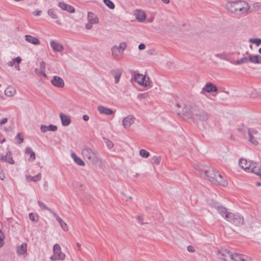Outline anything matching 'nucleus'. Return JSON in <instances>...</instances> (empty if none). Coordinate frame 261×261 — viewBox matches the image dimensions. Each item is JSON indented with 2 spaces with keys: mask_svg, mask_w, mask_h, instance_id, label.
Wrapping results in <instances>:
<instances>
[{
  "mask_svg": "<svg viewBox=\"0 0 261 261\" xmlns=\"http://www.w3.org/2000/svg\"><path fill=\"white\" fill-rule=\"evenodd\" d=\"M45 70H40V73H41V74L43 76H44V77H46V76H47V75H46V73H45Z\"/></svg>",
  "mask_w": 261,
  "mask_h": 261,
  "instance_id": "obj_62",
  "label": "nucleus"
},
{
  "mask_svg": "<svg viewBox=\"0 0 261 261\" xmlns=\"http://www.w3.org/2000/svg\"><path fill=\"white\" fill-rule=\"evenodd\" d=\"M140 155L143 158H147L149 156V152L146 150L141 149L140 150Z\"/></svg>",
  "mask_w": 261,
  "mask_h": 261,
  "instance_id": "obj_42",
  "label": "nucleus"
},
{
  "mask_svg": "<svg viewBox=\"0 0 261 261\" xmlns=\"http://www.w3.org/2000/svg\"><path fill=\"white\" fill-rule=\"evenodd\" d=\"M15 63V61L13 59L11 61L8 62V65L12 67L14 65Z\"/></svg>",
  "mask_w": 261,
  "mask_h": 261,
  "instance_id": "obj_59",
  "label": "nucleus"
},
{
  "mask_svg": "<svg viewBox=\"0 0 261 261\" xmlns=\"http://www.w3.org/2000/svg\"><path fill=\"white\" fill-rule=\"evenodd\" d=\"M254 165V162L252 161H247L245 159H241L239 161V165L241 168L245 171L249 172L250 168Z\"/></svg>",
  "mask_w": 261,
  "mask_h": 261,
  "instance_id": "obj_10",
  "label": "nucleus"
},
{
  "mask_svg": "<svg viewBox=\"0 0 261 261\" xmlns=\"http://www.w3.org/2000/svg\"><path fill=\"white\" fill-rule=\"evenodd\" d=\"M137 219H138V223L142 224H143V218H142V216H138V218H137Z\"/></svg>",
  "mask_w": 261,
  "mask_h": 261,
  "instance_id": "obj_55",
  "label": "nucleus"
},
{
  "mask_svg": "<svg viewBox=\"0 0 261 261\" xmlns=\"http://www.w3.org/2000/svg\"><path fill=\"white\" fill-rule=\"evenodd\" d=\"M126 48V44L124 42L120 43L119 46H113L111 48V51L113 57L115 60H120L123 56L124 51Z\"/></svg>",
  "mask_w": 261,
  "mask_h": 261,
  "instance_id": "obj_4",
  "label": "nucleus"
},
{
  "mask_svg": "<svg viewBox=\"0 0 261 261\" xmlns=\"http://www.w3.org/2000/svg\"><path fill=\"white\" fill-rule=\"evenodd\" d=\"M256 185L257 186H260L261 185V184L259 182H256Z\"/></svg>",
  "mask_w": 261,
  "mask_h": 261,
  "instance_id": "obj_64",
  "label": "nucleus"
},
{
  "mask_svg": "<svg viewBox=\"0 0 261 261\" xmlns=\"http://www.w3.org/2000/svg\"><path fill=\"white\" fill-rule=\"evenodd\" d=\"M250 96L252 97H255L257 96L261 97V89H254L253 90L251 93H250Z\"/></svg>",
  "mask_w": 261,
  "mask_h": 261,
  "instance_id": "obj_38",
  "label": "nucleus"
},
{
  "mask_svg": "<svg viewBox=\"0 0 261 261\" xmlns=\"http://www.w3.org/2000/svg\"><path fill=\"white\" fill-rule=\"evenodd\" d=\"M4 239H5V235L3 233V232L1 230H0V247L3 246L4 244Z\"/></svg>",
  "mask_w": 261,
  "mask_h": 261,
  "instance_id": "obj_46",
  "label": "nucleus"
},
{
  "mask_svg": "<svg viewBox=\"0 0 261 261\" xmlns=\"http://www.w3.org/2000/svg\"><path fill=\"white\" fill-rule=\"evenodd\" d=\"M38 205L40 206L43 207L44 209L46 210L48 212H49L51 214H53L54 212L50 209V208L48 207L44 203H43L41 201H38Z\"/></svg>",
  "mask_w": 261,
  "mask_h": 261,
  "instance_id": "obj_40",
  "label": "nucleus"
},
{
  "mask_svg": "<svg viewBox=\"0 0 261 261\" xmlns=\"http://www.w3.org/2000/svg\"><path fill=\"white\" fill-rule=\"evenodd\" d=\"M187 250L190 252H193L194 251V249L192 246H188L187 247Z\"/></svg>",
  "mask_w": 261,
  "mask_h": 261,
  "instance_id": "obj_57",
  "label": "nucleus"
},
{
  "mask_svg": "<svg viewBox=\"0 0 261 261\" xmlns=\"http://www.w3.org/2000/svg\"><path fill=\"white\" fill-rule=\"evenodd\" d=\"M208 204L212 207L217 209L218 213L225 219V216L231 212L224 206L220 205L217 202L211 200L208 201Z\"/></svg>",
  "mask_w": 261,
  "mask_h": 261,
  "instance_id": "obj_7",
  "label": "nucleus"
},
{
  "mask_svg": "<svg viewBox=\"0 0 261 261\" xmlns=\"http://www.w3.org/2000/svg\"><path fill=\"white\" fill-rule=\"evenodd\" d=\"M258 132L253 128H251L248 129V134H250V135H253L256 137L257 135Z\"/></svg>",
  "mask_w": 261,
  "mask_h": 261,
  "instance_id": "obj_48",
  "label": "nucleus"
},
{
  "mask_svg": "<svg viewBox=\"0 0 261 261\" xmlns=\"http://www.w3.org/2000/svg\"><path fill=\"white\" fill-rule=\"evenodd\" d=\"M45 63L44 61H42L40 63V69L41 70H45Z\"/></svg>",
  "mask_w": 261,
  "mask_h": 261,
  "instance_id": "obj_50",
  "label": "nucleus"
},
{
  "mask_svg": "<svg viewBox=\"0 0 261 261\" xmlns=\"http://www.w3.org/2000/svg\"><path fill=\"white\" fill-rule=\"evenodd\" d=\"M135 118L133 115H128L122 120V125L125 128H128L135 121Z\"/></svg>",
  "mask_w": 261,
  "mask_h": 261,
  "instance_id": "obj_14",
  "label": "nucleus"
},
{
  "mask_svg": "<svg viewBox=\"0 0 261 261\" xmlns=\"http://www.w3.org/2000/svg\"><path fill=\"white\" fill-rule=\"evenodd\" d=\"M97 110L100 114L106 115H110L114 113L112 109L101 106L98 107Z\"/></svg>",
  "mask_w": 261,
  "mask_h": 261,
  "instance_id": "obj_23",
  "label": "nucleus"
},
{
  "mask_svg": "<svg viewBox=\"0 0 261 261\" xmlns=\"http://www.w3.org/2000/svg\"><path fill=\"white\" fill-rule=\"evenodd\" d=\"M54 254L58 257L59 260H63L65 257V254L61 251V248L58 244H55L53 247Z\"/></svg>",
  "mask_w": 261,
  "mask_h": 261,
  "instance_id": "obj_12",
  "label": "nucleus"
},
{
  "mask_svg": "<svg viewBox=\"0 0 261 261\" xmlns=\"http://www.w3.org/2000/svg\"><path fill=\"white\" fill-rule=\"evenodd\" d=\"M82 154L84 158L90 160L93 164L97 163L99 161L97 152L88 146H85L83 147L82 150Z\"/></svg>",
  "mask_w": 261,
  "mask_h": 261,
  "instance_id": "obj_3",
  "label": "nucleus"
},
{
  "mask_svg": "<svg viewBox=\"0 0 261 261\" xmlns=\"http://www.w3.org/2000/svg\"><path fill=\"white\" fill-rule=\"evenodd\" d=\"M145 45L143 43H141L139 45L138 48L140 50H142L145 48Z\"/></svg>",
  "mask_w": 261,
  "mask_h": 261,
  "instance_id": "obj_56",
  "label": "nucleus"
},
{
  "mask_svg": "<svg viewBox=\"0 0 261 261\" xmlns=\"http://www.w3.org/2000/svg\"><path fill=\"white\" fill-rule=\"evenodd\" d=\"M94 23H90V22H89L86 24L85 25V28L87 30H90L92 29V25Z\"/></svg>",
  "mask_w": 261,
  "mask_h": 261,
  "instance_id": "obj_51",
  "label": "nucleus"
},
{
  "mask_svg": "<svg viewBox=\"0 0 261 261\" xmlns=\"http://www.w3.org/2000/svg\"><path fill=\"white\" fill-rule=\"evenodd\" d=\"M88 20L90 23L97 24L99 22V18L93 12H89L87 16Z\"/></svg>",
  "mask_w": 261,
  "mask_h": 261,
  "instance_id": "obj_21",
  "label": "nucleus"
},
{
  "mask_svg": "<svg viewBox=\"0 0 261 261\" xmlns=\"http://www.w3.org/2000/svg\"><path fill=\"white\" fill-rule=\"evenodd\" d=\"M27 250V244L25 243H22L21 245L17 247V252L20 255L24 254Z\"/></svg>",
  "mask_w": 261,
  "mask_h": 261,
  "instance_id": "obj_31",
  "label": "nucleus"
},
{
  "mask_svg": "<svg viewBox=\"0 0 261 261\" xmlns=\"http://www.w3.org/2000/svg\"><path fill=\"white\" fill-rule=\"evenodd\" d=\"M29 218L34 222H37L38 220V216L33 213H30L29 214Z\"/></svg>",
  "mask_w": 261,
  "mask_h": 261,
  "instance_id": "obj_45",
  "label": "nucleus"
},
{
  "mask_svg": "<svg viewBox=\"0 0 261 261\" xmlns=\"http://www.w3.org/2000/svg\"><path fill=\"white\" fill-rule=\"evenodd\" d=\"M83 120H85V121H88V120H89V116H88V115H84L83 116Z\"/></svg>",
  "mask_w": 261,
  "mask_h": 261,
  "instance_id": "obj_60",
  "label": "nucleus"
},
{
  "mask_svg": "<svg viewBox=\"0 0 261 261\" xmlns=\"http://www.w3.org/2000/svg\"><path fill=\"white\" fill-rule=\"evenodd\" d=\"M103 2L110 9H113L115 8V5L111 0H103Z\"/></svg>",
  "mask_w": 261,
  "mask_h": 261,
  "instance_id": "obj_39",
  "label": "nucleus"
},
{
  "mask_svg": "<svg viewBox=\"0 0 261 261\" xmlns=\"http://www.w3.org/2000/svg\"><path fill=\"white\" fill-rule=\"evenodd\" d=\"M51 83L55 87L58 88H63L65 85L63 80L61 77L57 75L53 76L51 80Z\"/></svg>",
  "mask_w": 261,
  "mask_h": 261,
  "instance_id": "obj_13",
  "label": "nucleus"
},
{
  "mask_svg": "<svg viewBox=\"0 0 261 261\" xmlns=\"http://www.w3.org/2000/svg\"><path fill=\"white\" fill-rule=\"evenodd\" d=\"M248 140L249 141L253 144L254 145H256L258 144V141L256 139V137L253 135H250V134H248Z\"/></svg>",
  "mask_w": 261,
  "mask_h": 261,
  "instance_id": "obj_37",
  "label": "nucleus"
},
{
  "mask_svg": "<svg viewBox=\"0 0 261 261\" xmlns=\"http://www.w3.org/2000/svg\"><path fill=\"white\" fill-rule=\"evenodd\" d=\"M192 116L193 117L202 121H206L209 118L208 113L202 110H199L197 112H192Z\"/></svg>",
  "mask_w": 261,
  "mask_h": 261,
  "instance_id": "obj_9",
  "label": "nucleus"
},
{
  "mask_svg": "<svg viewBox=\"0 0 261 261\" xmlns=\"http://www.w3.org/2000/svg\"><path fill=\"white\" fill-rule=\"evenodd\" d=\"M246 54L249 55L248 52L246 53ZM249 56L248 57H244L240 59H238L235 61L232 62L230 61V62L234 65H241L243 64H247L249 62Z\"/></svg>",
  "mask_w": 261,
  "mask_h": 261,
  "instance_id": "obj_27",
  "label": "nucleus"
},
{
  "mask_svg": "<svg viewBox=\"0 0 261 261\" xmlns=\"http://www.w3.org/2000/svg\"><path fill=\"white\" fill-rule=\"evenodd\" d=\"M24 37L25 41L33 44L39 45L40 43L39 40L37 38L33 37L31 35H26Z\"/></svg>",
  "mask_w": 261,
  "mask_h": 261,
  "instance_id": "obj_26",
  "label": "nucleus"
},
{
  "mask_svg": "<svg viewBox=\"0 0 261 261\" xmlns=\"http://www.w3.org/2000/svg\"><path fill=\"white\" fill-rule=\"evenodd\" d=\"M136 17L140 22L144 21L146 19V14L142 10H137L135 13Z\"/></svg>",
  "mask_w": 261,
  "mask_h": 261,
  "instance_id": "obj_29",
  "label": "nucleus"
},
{
  "mask_svg": "<svg viewBox=\"0 0 261 261\" xmlns=\"http://www.w3.org/2000/svg\"><path fill=\"white\" fill-rule=\"evenodd\" d=\"M60 118L63 126H67L71 123V119L69 116L63 113H60Z\"/></svg>",
  "mask_w": 261,
  "mask_h": 261,
  "instance_id": "obj_19",
  "label": "nucleus"
},
{
  "mask_svg": "<svg viewBox=\"0 0 261 261\" xmlns=\"http://www.w3.org/2000/svg\"><path fill=\"white\" fill-rule=\"evenodd\" d=\"M25 153L30 155V159L34 161L35 159V152L32 150L30 147H27L25 148Z\"/></svg>",
  "mask_w": 261,
  "mask_h": 261,
  "instance_id": "obj_34",
  "label": "nucleus"
},
{
  "mask_svg": "<svg viewBox=\"0 0 261 261\" xmlns=\"http://www.w3.org/2000/svg\"><path fill=\"white\" fill-rule=\"evenodd\" d=\"M249 4L245 1L228 2L225 4V9L232 13L242 14L246 13L249 9Z\"/></svg>",
  "mask_w": 261,
  "mask_h": 261,
  "instance_id": "obj_1",
  "label": "nucleus"
},
{
  "mask_svg": "<svg viewBox=\"0 0 261 261\" xmlns=\"http://www.w3.org/2000/svg\"><path fill=\"white\" fill-rule=\"evenodd\" d=\"M249 62L253 64H261V56L258 55H251L249 54Z\"/></svg>",
  "mask_w": 261,
  "mask_h": 261,
  "instance_id": "obj_22",
  "label": "nucleus"
},
{
  "mask_svg": "<svg viewBox=\"0 0 261 261\" xmlns=\"http://www.w3.org/2000/svg\"><path fill=\"white\" fill-rule=\"evenodd\" d=\"M225 220L236 226H240L244 223V218L238 213H230L225 216Z\"/></svg>",
  "mask_w": 261,
  "mask_h": 261,
  "instance_id": "obj_5",
  "label": "nucleus"
},
{
  "mask_svg": "<svg viewBox=\"0 0 261 261\" xmlns=\"http://www.w3.org/2000/svg\"><path fill=\"white\" fill-rule=\"evenodd\" d=\"M50 46L52 47L53 50L57 52H60L62 51L64 49V47L61 44L55 41H51L50 43Z\"/></svg>",
  "mask_w": 261,
  "mask_h": 261,
  "instance_id": "obj_24",
  "label": "nucleus"
},
{
  "mask_svg": "<svg viewBox=\"0 0 261 261\" xmlns=\"http://www.w3.org/2000/svg\"><path fill=\"white\" fill-rule=\"evenodd\" d=\"M47 13L48 15L53 19H57L58 17L56 12L53 9H49L48 10Z\"/></svg>",
  "mask_w": 261,
  "mask_h": 261,
  "instance_id": "obj_36",
  "label": "nucleus"
},
{
  "mask_svg": "<svg viewBox=\"0 0 261 261\" xmlns=\"http://www.w3.org/2000/svg\"><path fill=\"white\" fill-rule=\"evenodd\" d=\"M203 170L204 175L203 176L207 180L212 182H217L218 184L223 186L227 185V181L214 168L207 167Z\"/></svg>",
  "mask_w": 261,
  "mask_h": 261,
  "instance_id": "obj_2",
  "label": "nucleus"
},
{
  "mask_svg": "<svg viewBox=\"0 0 261 261\" xmlns=\"http://www.w3.org/2000/svg\"><path fill=\"white\" fill-rule=\"evenodd\" d=\"M71 156L76 164L81 166H84L85 165L84 162L81 158L77 156L74 152L71 153Z\"/></svg>",
  "mask_w": 261,
  "mask_h": 261,
  "instance_id": "obj_30",
  "label": "nucleus"
},
{
  "mask_svg": "<svg viewBox=\"0 0 261 261\" xmlns=\"http://www.w3.org/2000/svg\"><path fill=\"white\" fill-rule=\"evenodd\" d=\"M161 161V158L160 156H154L152 159V163L156 165H159Z\"/></svg>",
  "mask_w": 261,
  "mask_h": 261,
  "instance_id": "obj_43",
  "label": "nucleus"
},
{
  "mask_svg": "<svg viewBox=\"0 0 261 261\" xmlns=\"http://www.w3.org/2000/svg\"><path fill=\"white\" fill-rule=\"evenodd\" d=\"M41 13V11L38 10L33 12V14L36 16H40Z\"/></svg>",
  "mask_w": 261,
  "mask_h": 261,
  "instance_id": "obj_61",
  "label": "nucleus"
},
{
  "mask_svg": "<svg viewBox=\"0 0 261 261\" xmlns=\"http://www.w3.org/2000/svg\"><path fill=\"white\" fill-rule=\"evenodd\" d=\"M162 1L165 4H169V2H170V1L169 0H162Z\"/></svg>",
  "mask_w": 261,
  "mask_h": 261,
  "instance_id": "obj_63",
  "label": "nucleus"
},
{
  "mask_svg": "<svg viewBox=\"0 0 261 261\" xmlns=\"http://www.w3.org/2000/svg\"><path fill=\"white\" fill-rule=\"evenodd\" d=\"M26 179L28 181H33V176L30 175H26L25 176Z\"/></svg>",
  "mask_w": 261,
  "mask_h": 261,
  "instance_id": "obj_53",
  "label": "nucleus"
},
{
  "mask_svg": "<svg viewBox=\"0 0 261 261\" xmlns=\"http://www.w3.org/2000/svg\"><path fill=\"white\" fill-rule=\"evenodd\" d=\"M13 60L15 61V62H16L18 64L21 61V59L19 57H17L16 58L13 59Z\"/></svg>",
  "mask_w": 261,
  "mask_h": 261,
  "instance_id": "obj_54",
  "label": "nucleus"
},
{
  "mask_svg": "<svg viewBox=\"0 0 261 261\" xmlns=\"http://www.w3.org/2000/svg\"><path fill=\"white\" fill-rule=\"evenodd\" d=\"M134 79L136 82L140 85L147 88H150L151 87L149 77H147L145 75L137 73L134 75Z\"/></svg>",
  "mask_w": 261,
  "mask_h": 261,
  "instance_id": "obj_6",
  "label": "nucleus"
},
{
  "mask_svg": "<svg viewBox=\"0 0 261 261\" xmlns=\"http://www.w3.org/2000/svg\"><path fill=\"white\" fill-rule=\"evenodd\" d=\"M232 254V252H230L226 249H221L217 252L216 255L218 258L221 259L225 261H229V260H231V255Z\"/></svg>",
  "mask_w": 261,
  "mask_h": 261,
  "instance_id": "obj_8",
  "label": "nucleus"
},
{
  "mask_svg": "<svg viewBox=\"0 0 261 261\" xmlns=\"http://www.w3.org/2000/svg\"><path fill=\"white\" fill-rule=\"evenodd\" d=\"M58 6L63 10L66 11L70 13H73L75 12V9L72 6L65 3L64 2H59Z\"/></svg>",
  "mask_w": 261,
  "mask_h": 261,
  "instance_id": "obj_15",
  "label": "nucleus"
},
{
  "mask_svg": "<svg viewBox=\"0 0 261 261\" xmlns=\"http://www.w3.org/2000/svg\"><path fill=\"white\" fill-rule=\"evenodd\" d=\"M15 93H16L15 90L12 87L7 88L5 90V93L6 95H7L8 96H13L15 94Z\"/></svg>",
  "mask_w": 261,
  "mask_h": 261,
  "instance_id": "obj_33",
  "label": "nucleus"
},
{
  "mask_svg": "<svg viewBox=\"0 0 261 261\" xmlns=\"http://www.w3.org/2000/svg\"><path fill=\"white\" fill-rule=\"evenodd\" d=\"M8 121V119L7 118H4L2 119L0 121V125H3L6 123Z\"/></svg>",
  "mask_w": 261,
  "mask_h": 261,
  "instance_id": "obj_52",
  "label": "nucleus"
},
{
  "mask_svg": "<svg viewBox=\"0 0 261 261\" xmlns=\"http://www.w3.org/2000/svg\"><path fill=\"white\" fill-rule=\"evenodd\" d=\"M50 259L51 260V261H56V260L57 259H59V258H58V257L57 256H56L54 254V255L50 256Z\"/></svg>",
  "mask_w": 261,
  "mask_h": 261,
  "instance_id": "obj_58",
  "label": "nucleus"
},
{
  "mask_svg": "<svg viewBox=\"0 0 261 261\" xmlns=\"http://www.w3.org/2000/svg\"><path fill=\"white\" fill-rule=\"evenodd\" d=\"M217 91L218 88L216 86H215L211 83H207L203 87L201 91V93L202 94H204L205 92L211 93L217 92Z\"/></svg>",
  "mask_w": 261,
  "mask_h": 261,
  "instance_id": "obj_11",
  "label": "nucleus"
},
{
  "mask_svg": "<svg viewBox=\"0 0 261 261\" xmlns=\"http://www.w3.org/2000/svg\"><path fill=\"white\" fill-rule=\"evenodd\" d=\"M111 74L113 75L115 81L114 83L117 84L119 83L120 77L122 75V70L119 68L114 69L111 71Z\"/></svg>",
  "mask_w": 261,
  "mask_h": 261,
  "instance_id": "obj_17",
  "label": "nucleus"
},
{
  "mask_svg": "<svg viewBox=\"0 0 261 261\" xmlns=\"http://www.w3.org/2000/svg\"><path fill=\"white\" fill-rule=\"evenodd\" d=\"M0 161L5 162H8L10 164H14V161L13 160L11 152L8 151L5 155H1L0 156Z\"/></svg>",
  "mask_w": 261,
  "mask_h": 261,
  "instance_id": "obj_16",
  "label": "nucleus"
},
{
  "mask_svg": "<svg viewBox=\"0 0 261 261\" xmlns=\"http://www.w3.org/2000/svg\"><path fill=\"white\" fill-rule=\"evenodd\" d=\"M103 140L106 145H107L108 148L111 149L113 147L114 144L112 141L105 138H103Z\"/></svg>",
  "mask_w": 261,
  "mask_h": 261,
  "instance_id": "obj_44",
  "label": "nucleus"
},
{
  "mask_svg": "<svg viewBox=\"0 0 261 261\" xmlns=\"http://www.w3.org/2000/svg\"><path fill=\"white\" fill-rule=\"evenodd\" d=\"M54 217L56 218L57 221L59 223L61 227L64 230H67L68 227L66 223H65L62 219L54 212L53 214Z\"/></svg>",
  "mask_w": 261,
  "mask_h": 261,
  "instance_id": "obj_28",
  "label": "nucleus"
},
{
  "mask_svg": "<svg viewBox=\"0 0 261 261\" xmlns=\"http://www.w3.org/2000/svg\"><path fill=\"white\" fill-rule=\"evenodd\" d=\"M215 56L216 57L220 58V59L229 61V60L228 59L227 54L226 53H222L220 54H216L215 55Z\"/></svg>",
  "mask_w": 261,
  "mask_h": 261,
  "instance_id": "obj_35",
  "label": "nucleus"
},
{
  "mask_svg": "<svg viewBox=\"0 0 261 261\" xmlns=\"http://www.w3.org/2000/svg\"><path fill=\"white\" fill-rule=\"evenodd\" d=\"M249 42L255 44L256 46H259L261 44V39L259 38H251L249 39Z\"/></svg>",
  "mask_w": 261,
  "mask_h": 261,
  "instance_id": "obj_41",
  "label": "nucleus"
},
{
  "mask_svg": "<svg viewBox=\"0 0 261 261\" xmlns=\"http://www.w3.org/2000/svg\"><path fill=\"white\" fill-rule=\"evenodd\" d=\"M15 139H18L19 141L18 142V144H21L23 142V138L22 137L20 136V133H18L16 136L15 137Z\"/></svg>",
  "mask_w": 261,
  "mask_h": 261,
  "instance_id": "obj_49",
  "label": "nucleus"
},
{
  "mask_svg": "<svg viewBox=\"0 0 261 261\" xmlns=\"http://www.w3.org/2000/svg\"><path fill=\"white\" fill-rule=\"evenodd\" d=\"M207 167L203 166L200 164H197L195 166V169L199 172L201 176H203L204 175L203 169H205Z\"/></svg>",
  "mask_w": 261,
  "mask_h": 261,
  "instance_id": "obj_32",
  "label": "nucleus"
},
{
  "mask_svg": "<svg viewBox=\"0 0 261 261\" xmlns=\"http://www.w3.org/2000/svg\"><path fill=\"white\" fill-rule=\"evenodd\" d=\"M40 129L42 133L47 131L55 132L57 130V126L53 124H50L48 126L42 124L41 125Z\"/></svg>",
  "mask_w": 261,
  "mask_h": 261,
  "instance_id": "obj_25",
  "label": "nucleus"
},
{
  "mask_svg": "<svg viewBox=\"0 0 261 261\" xmlns=\"http://www.w3.org/2000/svg\"><path fill=\"white\" fill-rule=\"evenodd\" d=\"M41 178V174L38 173L36 175L33 176V181L36 182L40 180Z\"/></svg>",
  "mask_w": 261,
  "mask_h": 261,
  "instance_id": "obj_47",
  "label": "nucleus"
},
{
  "mask_svg": "<svg viewBox=\"0 0 261 261\" xmlns=\"http://www.w3.org/2000/svg\"><path fill=\"white\" fill-rule=\"evenodd\" d=\"M248 257L246 255L234 253L231 255V260L234 261H247Z\"/></svg>",
  "mask_w": 261,
  "mask_h": 261,
  "instance_id": "obj_18",
  "label": "nucleus"
},
{
  "mask_svg": "<svg viewBox=\"0 0 261 261\" xmlns=\"http://www.w3.org/2000/svg\"><path fill=\"white\" fill-rule=\"evenodd\" d=\"M249 172L256 174L261 178V166H259L256 162H254V165L250 168Z\"/></svg>",
  "mask_w": 261,
  "mask_h": 261,
  "instance_id": "obj_20",
  "label": "nucleus"
}]
</instances>
